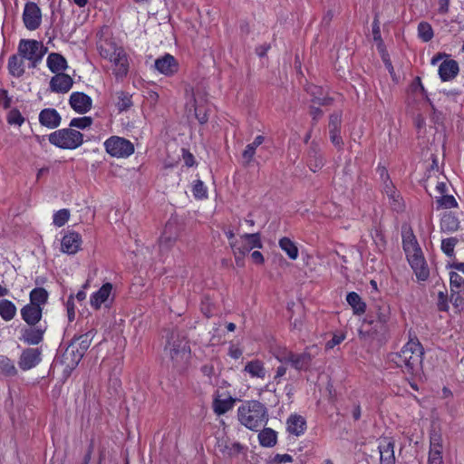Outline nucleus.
I'll use <instances>...</instances> for the list:
<instances>
[{
  "mask_svg": "<svg viewBox=\"0 0 464 464\" xmlns=\"http://www.w3.org/2000/svg\"><path fill=\"white\" fill-rule=\"evenodd\" d=\"M103 147L107 154L116 159H128L134 151V144L128 139L112 135L105 140Z\"/></svg>",
  "mask_w": 464,
  "mask_h": 464,
  "instance_id": "nucleus-6",
  "label": "nucleus"
},
{
  "mask_svg": "<svg viewBox=\"0 0 464 464\" xmlns=\"http://www.w3.org/2000/svg\"><path fill=\"white\" fill-rule=\"evenodd\" d=\"M342 124V113L335 111L330 115L329 119V130H341Z\"/></svg>",
  "mask_w": 464,
  "mask_h": 464,
  "instance_id": "nucleus-54",
  "label": "nucleus"
},
{
  "mask_svg": "<svg viewBox=\"0 0 464 464\" xmlns=\"http://www.w3.org/2000/svg\"><path fill=\"white\" fill-rule=\"evenodd\" d=\"M218 449L224 456L234 458L243 453L245 447L240 442L222 440L218 442Z\"/></svg>",
  "mask_w": 464,
  "mask_h": 464,
  "instance_id": "nucleus-24",
  "label": "nucleus"
},
{
  "mask_svg": "<svg viewBox=\"0 0 464 464\" xmlns=\"http://www.w3.org/2000/svg\"><path fill=\"white\" fill-rule=\"evenodd\" d=\"M98 51L102 59L111 63L112 74L122 81L130 71V58L125 49L112 38H106L98 44Z\"/></svg>",
  "mask_w": 464,
  "mask_h": 464,
  "instance_id": "nucleus-2",
  "label": "nucleus"
},
{
  "mask_svg": "<svg viewBox=\"0 0 464 464\" xmlns=\"http://www.w3.org/2000/svg\"><path fill=\"white\" fill-rule=\"evenodd\" d=\"M459 72V63L452 59L443 61L439 66V75L443 82L454 79Z\"/></svg>",
  "mask_w": 464,
  "mask_h": 464,
  "instance_id": "nucleus-23",
  "label": "nucleus"
},
{
  "mask_svg": "<svg viewBox=\"0 0 464 464\" xmlns=\"http://www.w3.org/2000/svg\"><path fill=\"white\" fill-rule=\"evenodd\" d=\"M237 419L248 430H257L267 423L268 411L259 401H246L237 409Z\"/></svg>",
  "mask_w": 464,
  "mask_h": 464,
  "instance_id": "nucleus-3",
  "label": "nucleus"
},
{
  "mask_svg": "<svg viewBox=\"0 0 464 464\" xmlns=\"http://www.w3.org/2000/svg\"><path fill=\"white\" fill-rule=\"evenodd\" d=\"M394 440L390 437L379 439L378 449L381 464H395Z\"/></svg>",
  "mask_w": 464,
  "mask_h": 464,
  "instance_id": "nucleus-14",
  "label": "nucleus"
},
{
  "mask_svg": "<svg viewBox=\"0 0 464 464\" xmlns=\"http://www.w3.org/2000/svg\"><path fill=\"white\" fill-rule=\"evenodd\" d=\"M82 246V235L74 230H67L64 232L61 239V252L67 255H75Z\"/></svg>",
  "mask_w": 464,
  "mask_h": 464,
  "instance_id": "nucleus-10",
  "label": "nucleus"
},
{
  "mask_svg": "<svg viewBox=\"0 0 464 464\" xmlns=\"http://www.w3.org/2000/svg\"><path fill=\"white\" fill-rule=\"evenodd\" d=\"M391 208L397 211L401 212L404 209V204L402 202V199L401 198V195L398 191L394 193V198H389Z\"/></svg>",
  "mask_w": 464,
  "mask_h": 464,
  "instance_id": "nucleus-58",
  "label": "nucleus"
},
{
  "mask_svg": "<svg viewBox=\"0 0 464 464\" xmlns=\"http://www.w3.org/2000/svg\"><path fill=\"white\" fill-rule=\"evenodd\" d=\"M182 159L184 164L188 168L193 167L196 164L195 157L188 150L182 149Z\"/></svg>",
  "mask_w": 464,
  "mask_h": 464,
  "instance_id": "nucleus-62",
  "label": "nucleus"
},
{
  "mask_svg": "<svg viewBox=\"0 0 464 464\" xmlns=\"http://www.w3.org/2000/svg\"><path fill=\"white\" fill-rule=\"evenodd\" d=\"M176 240L177 235L170 231L169 225H166L160 237L159 238V246L160 250L162 251L170 249L174 246Z\"/></svg>",
  "mask_w": 464,
  "mask_h": 464,
  "instance_id": "nucleus-35",
  "label": "nucleus"
},
{
  "mask_svg": "<svg viewBox=\"0 0 464 464\" xmlns=\"http://www.w3.org/2000/svg\"><path fill=\"white\" fill-rule=\"evenodd\" d=\"M38 119L42 126L50 130L56 129L62 122V116L54 108L43 109Z\"/></svg>",
  "mask_w": 464,
  "mask_h": 464,
  "instance_id": "nucleus-19",
  "label": "nucleus"
},
{
  "mask_svg": "<svg viewBox=\"0 0 464 464\" xmlns=\"http://www.w3.org/2000/svg\"><path fill=\"white\" fill-rule=\"evenodd\" d=\"M48 140L52 145L59 149L72 150L83 144L84 136L81 131L72 129L69 126L68 128L51 132L48 135Z\"/></svg>",
  "mask_w": 464,
  "mask_h": 464,
  "instance_id": "nucleus-5",
  "label": "nucleus"
},
{
  "mask_svg": "<svg viewBox=\"0 0 464 464\" xmlns=\"http://www.w3.org/2000/svg\"><path fill=\"white\" fill-rule=\"evenodd\" d=\"M72 109L80 114H84L92 109V100L84 92H73L69 98Z\"/></svg>",
  "mask_w": 464,
  "mask_h": 464,
  "instance_id": "nucleus-15",
  "label": "nucleus"
},
{
  "mask_svg": "<svg viewBox=\"0 0 464 464\" xmlns=\"http://www.w3.org/2000/svg\"><path fill=\"white\" fill-rule=\"evenodd\" d=\"M346 301L353 308L354 314H362L366 310V304L362 300L361 296L355 292H350L346 296Z\"/></svg>",
  "mask_w": 464,
  "mask_h": 464,
  "instance_id": "nucleus-36",
  "label": "nucleus"
},
{
  "mask_svg": "<svg viewBox=\"0 0 464 464\" xmlns=\"http://www.w3.org/2000/svg\"><path fill=\"white\" fill-rule=\"evenodd\" d=\"M113 102L118 113L128 111L133 106L132 95L125 91H117Z\"/></svg>",
  "mask_w": 464,
  "mask_h": 464,
  "instance_id": "nucleus-26",
  "label": "nucleus"
},
{
  "mask_svg": "<svg viewBox=\"0 0 464 464\" xmlns=\"http://www.w3.org/2000/svg\"><path fill=\"white\" fill-rule=\"evenodd\" d=\"M407 259L420 280H426L429 277V269L426 266L421 248L417 251L406 254Z\"/></svg>",
  "mask_w": 464,
  "mask_h": 464,
  "instance_id": "nucleus-13",
  "label": "nucleus"
},
{
  "mask_svg": "<svg viewBox=\"0 0 464 464\" xmlns=\"http://www.w3.org/2000/svg\"><path fill=\"white\" fill-rule=\"evenodd\" d=\"M457 237H448L444 238L441 241V250L444 252L446 256L449 257L454 256V247L458 243Z\"/></svg>",
  "mask_w": 464,
  "mask_h": 464,
  "instance_id": "nucleus-50",
  "label": "nucleus"
},
{
  "mask_svg": "<svg viewBox=\"0 0 464 464\" xmlns=\"http://www.w3.org/2000/svg\"><path fill=\"white\" fill-rule=\"evenodd\" d=\"M65 308L69 322H72L75 319V303L73 295H70L68 296L65 302Z\"/></svg>",
  "mask_w": 464,
  "mask_h": 464,
  "instance_id": "nucleus-55",
  "label": "nucleus"
},
{
  "mask_svg": "<svg viewBox=\"0 0 464 464\" xmlns=\"http://www.w3.org/2000/svg\"><path fill=\"white\" fill-rule=\"evenodd\" d=\"M113 285L111 283H104L97 291L93 292L90 296V304L92 309L100 310L102 305L106 304L111 292Z\"/></svg>",
  "mask_w": 464,
  "mask_h": 464,
  "instance_id": "nucleus-18",
  "label": "nucleus"
},
{
  "mask_svg": "<svg viewBox=\"0 0 464 464\" xmlns=\"http://www.w3.org/2000/svg\"><path fill=\"white\" fill-rule=\"evenodd\" d=\"M164 352L176 367L187 361L190 348L185 338L178 331L172 330L167 336Z\"/></svg>",
  "mask_w": 464,
  "mask_h": 464,
  "instance_id": "nucleus-4",
  "label": "nucleus"
},
{
  "mask_svg": "<svg viewBox=\"0 0 464 464\" xmlns=\"http://www.w3.org/2000/svg\"><path fill=\"white\" fill-rule=\"evenodd\" d=\"M49 293L44 287H35L32 289L29 293V303L32 305H35L38 307L44 308L45 304L48 303Z\"/></svg>",
  "mask_w": 464,
  "mask_h": 464,
  "instance_id": "nucleus-30",
  "label": "nucleus"
},
{
  "mask_svg": "<svg viewBox=\"0 0 464 464\" xmlns=\"http://www.w3.org/2000/svg\"><path fill=\"white\" fill-rule=\"evenodd\" d=\"M229 246L233 255L246 256L252 249L263 247L260 233H245Z\"/></svg>",
  "mask_w": 464,
  "mask_h": 464,
  "instance_id": "nucleus-8",
  "label": "nucleus"
},
{
  "mask_svg": "<svg viewBox=\"0 0 464 464\" xmlns=\"http://www.w3.org/2000/svg\"><path fill=\"white\" fill-rule=\"evenodd\" d=\"M16 312L17 308L12 301L8 299L0 300V317L4 321L9 322L14 319Z\"/></svg>",
  "mask_w": 464,
  "mask_h": 464,
  "instance_id": "nucleus-34",
  "label": "nucleus"
},
{
  "mask_svg": "<svg viewBox=\"0 0 464 464\" xmlns=\"http://www.w3.org/2000/svg\"><path fill=\"white\" fill-rule=\"evenodd\" d=\"M258 441L262 447H274L277 441V433L271 428H264L258 433Z\"/></svg>",
  "mask_w": 464,
  "mask_h": 464,
  "instance_id": "nucleus-31",
  "label": "nucleus"
},
{
  "mask_svg": "<svg viewBox=\"0 0 464 464\" xmlns=\"http://www.w3.org/2000/svg\"><path fill=\"white\" fill-rule=\"evenodd\" d=\"M193 109L194 115L199 124L203 125L208 121V105L207 101L201 100L198 101L197 98H193V103L189 111Z\"/></svg>",
  "mask_w": 464,
  "mask_h": 464,
  "instance_id": "nucleus-28",
  "label": "nucleus"
},
{
  "mask_svg": "<svg viewBox=\"0 0 464 464\" xmlns=\"http://www.w3.org/2000/svg\"><path fill=\"white\" fill-rule=\"evenodd\" d=\"M402 246L405 254L417 251L420 249L419 243L414 236L412 230L409 228L402 232Z\"/></svg>",
  "mask_w": 464,
  "mask_h": 464,
  "instance_id": "nucleus-33",
  "label": "nucleus"
},
{
  "mask_svg": "<svg viewBox=\"0 0 464 464\" xmlns=\"http://www.w3.org/2000/svg\"><path fill=\"white\" fill-rule=\"evenodd\" d=\"M265 141V137L263 135H257L253 142L247 144L245 150L242 152V158L246 161V164H249L256 154V149Z\"/></svg>",
  "mask_w": 464,
  "mask_h": 464,
  "instance_id": "nucleus-32",
  "label": "nucleus"
},
{
  "mask_svg": "<svg viewBox=\"0 0 464 464\" xmlns=\"http://www.w3.org/2000/svg\"><path fill=\"white\" fill-rule=\"evenodd\" d=\"M312 357L309 353H302L294 358L292 355V366L297 370L306 371L311 364Z\"/></svg>",
  "mask_w": 464,
  "mask_h": 464,
  "instance_id": "nucleus-44",
  "label": "nucleus"
},
{
  "mask_svg": "<svg viewBox=\"0 0 464 464\" xmlns=\"http://www.w3.org/2000/svg\"><path fill=\"white\" fill-rule=\"evenodd\" d=\"M191 191L193 197L198 200L207 199L208 197V188L200 179H197L193 182Z\"/></svg>",
  "mask_w": 464,
  "mask_h": 464,
  "instance_id": "nucleus-45",
  "label": "nucleus"
},
{
  "mask_svg": "<svg viewBox=\"0 0 464 464\" xmlns=\"http://www.w3.org/2000/svg\"><path fill=\"white\" fill-rule=\"evenodd\" d=\"M92 124V119L89 116L77 117L71 120L69 126L73 129L84 130Z\"/></svg>",
  "mask_w": 464,
  "mask_h": 464,
  "instance_id": "nucleus-51",
  "label": "nucleus"
},
{
  "mask_svg": "<svg viewBox=\"0 0 464 464\" xmlns=\"http://www.w3.org/2000/svg\"><path fill=\"white\" fill-rule=\"evenodd\" d=\"M7 69L13 77H22L25 72L24 58L19 54H12L8 59Z\"/></svg>",
  "mask_w": 464,
  "mask_h": 464,
  "instance_id": "nucleus-29",
  "label": "nucleus"
},
{
  "mask_svg": "<svg viewBox=\"0 0 464 464\" xmlns=\"http://www.w3.org/2000/svg\"><path fill=\"white\" fill-rule=\"evenodd\" d=\"M311 259L312 257L310 256L305 255L303 257L302 266L295 265V270L293 273L295 280L298 283H302L308 276V273L312 272V267L310 265Z\"/></svg>",
  "mask_w": 464,
  "mask_h": 464,
  "instance_id": "nucleus-37",
  "label": "nucleus"
},
{
  "mask_svg": "<svg viewBox=\"0 0 464 464\" xmlns=\"http://www.w3.org/2000/svg\"><path fill=\"white\" fill-rule=\"evenodd\" d=\"M155 68L161 74L172 76L179 71V63L173 55L166 53L156 59Z\"/></svg>",
  "mask_w": 464,
  "mask_h": 464,
  "instance_id": "nucleus-17",
  "label": "nucleus"
},
{
  "mask_svg": "<svg viewBox=\"0 0 464 464\" xmlns=\"http://www.w3.org/2000/svg\"><path fill=\"white\" fill-rule=\"evenodd\" d=\"M46 327L42 325L29 326L23 332V341L30 345H37L44 340Z\"/></svg>",
  "mask_w": 464,
  "mask_h": 464,
  "instance_id": "nucleus-22",
  "label": "nucleus"
},
{
  "mask_svg": "<svg viewBox=\"0 0 464 464\" xmlns=\"http://www.w3.org/2000/svg\"><path fill=\"white\" fill-rule=\"evenodd\" d=\"M8 110L5 116L7 124L14 127H21L26 121L25 117L17 108H10Z\"/></svg>",
  "mask_w": 464,
  "mask_h": 464,
  "instance_id": "nucleus-40",
  "label": "nucleus"
},
{
  "mask_svg": "<svg viewBox=\"0 0 464 464\" xmlns=\"http://www.w3.org/2000/svg\"><path fill=\"white\" fill-rule=\"evenodd\" d=\"M43 44L36 40L21 39L18 44V54L31 63L34 68L42 61L45 51Z\"/></svg>",
  "mask_w": 464,
  "mask_h": 464,
  "instance_id": "nucleus-7",
  "label": "nucleus"
},
{
  "mask_svg": "<svg viewBox=\"0 0 464 464\" xmlns=\"http://www.w3.org/2000/svg\"><path fill=\"white\" fill-rule=\"evenodd\" d=\"M84 354L77 347V342H72L62 355L61 362L66 369L72 371L77 367Z\"/></svg>",
  "mask_w": 464,
  "mask_h": 464,
  "instance_id": "nucleus-16",
  "label": "nucleus"
},
{
  "mask_svg": "<svg viewBox=\"0 0 464 464\" xmlns=\"http://www.w3.org/2000/svg\"><path fill=\"white\" fill-rule=\"evenodd\" d=\"M459 220L452 214H445L440 220V228L444 232H453L459 228Z\"/></svg>",
  "mask_w": 464,
  "mask_h": 464,
  "instance_id": "nucleus-42",
  "label": "nucleus"
},
{
  "mask_svg": "<svg viewBox=\"0 0 464 464\" xmlns=\"http://www.w3.org/2000/svg\"><path fill=\"white\" fill-rule=\"evenodd\" d=\"M46 63L48 69L53 73L62 72L68 67L64 56L58 53H51L47 57Z\"/></svg>",
  "mask_w": 464,
  "mask_h": 464,
  "instance_id": "nucleus-27",
  "label": "nucleus"
},
{
  "mask_svg": "<svg viewBox=\"0 0 464 464\" xmlns=\"http://www.w3.org/2000/svg\"><path fill=\"white\" fill-rule=\"evenodd\" d=\"M236 402V399L231 395H228L225 399H221L218 394H217L212 402L213 411L218 415L221 416L230 411Z\"/></svg>",
  "mask_w": 464,
  "mask_h": 464,
  "instance_id": "nucleus-25",
  "label": "nucleus"
},
{
  "mask_svg": "<svg viewBox=\"0 0 464 464\" xmlns=\"http://www.w3.org/2000/svg\"><path fill=\"white\" fill-rule=\"evenodd\" d=\"M96 334L95 329H91L83 334L74 337L72 342H77V347L81 350V353H86L89 349L93 337Z\"/></svg>",
  "mask_w": 464,
  "mask_h": 464,
  "instance_id": "nucleus-38",
  "label": "nucleus"
},
{
  "mask_svg": "<svg viewBox=\"0 0 464 464\" xmlns=\"http://www.w3.org/2000/svg\"><path fill=\"white\" fill-rule=\"evenodd\" d=\"M424 349L417 337L411 338L398 353L388 354V361L401 368L411 377L420 376L422 372Z\"/></svg>",
  "mask_w": 464,
  "mask_h": 464,
  "instance_id": "nucleus-1",
  "label": "nucleus"
},
{
  "mask_svg": "<svg viewBox=\"0 0 464 464\" xmlns=\"http://www.w3.org/2000/svg\"><path fill=\"white\" fill-rule=\"evenodd\" d=\"M418 36L425 43L430 42L433 38L434 32L428 22L422 21L418 24Z\"/></svg>",
  "mask_w": 464,
  "mask_h": 464,
  "instance_id": "nucleus-46",
  "label": "nucleus"
},
{
  "mask_svg": "<svg viewBox=\"0 0 464 464\" xmlns=\"http://www.w3.org/2000/svg\"><path fill=\"white\" fill-rule=\"evenodd\" d=\"M391 316V309L388 304L382 301L376 302L372 308L371 309V317L372 319L369 320V324H372L376 323L375 327H380V330L382 331L386 327V324L390 320Z\"/></svg>",
  "mask_w": 464,
  "mask_h": 464,
  "instance_id": "nucleus-11",
  "label": "nucleus"
},
{
  "mask_svg": "<svg viewBox=\"0 0 464 464\" xmlns=\"http://www.w3.org/2000/svg\"><path fill=\"white\" fill-rule=\"evenodd\" d=\"M245 371L252 377L265 378L266 370L264 364L259 360H253L248 362L245 366Z\"/></svg>",
  "mask_w": 464,
  "mask_h": 464,
  "instance_id": "nucleus-41",
  "label": "nucleus"
},
{
  "mask_svg": "<svg viewBox=\"0 0 464 464\" xmlns=\"http://www.w3.org/2000/svg\"><path fill=\"white\" fill-rule=\"evenodd\" d=\"M372 36L373 40L378 44V48L382 49L383 42L381 35L380 24L377 18L372 22Z\"/></svg>",
  "mask_w": 464,
  "mask_h": 464,
  "instance_id": "nucleus-57",
  "label": "nucleus"
},
{
  "mask_svg": "<svg viewBox=\"0 0 464 464\" xmlns=\"http://www.w3.org/2000/svg\"><path fill=\"white\" fill-rule=\"evenodd\" d=\"M71 213L68 208H62L53 215V224L57 227H63L70 219Z\"/></svg>",
  "mask_w": 464,
  "mask_h": 464,
  "instance_id": "nucleus-47",
  "label": "nucleus"
},
{
  "mask_svg": "<svg viewBox=\"0 0 464 464\" xmlns=\"http://www.w3.org/2000/svg\"><path fill=\"white\" fill-rule=\"evenodd\" d=\"M430 449L442 450V437L439 432L433 431L430 433Z\"/></svg>",
  "mask_w": 464,
  "mask_h": 464,
  "instance_id": "nucleus-60",
  "label": "nucleus"
},
{
  "mask_svg": "<svg viewBox=\"0 0 464 464\" xmlns=\"http://www.w3.org/2000/svg\"><path fill=\"white\" fill-rule=\"evenodd\" d=\"M12 103L13 99L9 95L8 91L4 88H0V107L4 110H8L11 108Z\"/></svg>",
  "mask_w": 464,
  "mask_h": 464,
  "instance_id": "nucleus-56",
  "label": "nucleus"
},
{
  "mask_svg": "<svg viewBox=\"0 0 464 464\" xmlns=\"http://www.w3.org/2000/svg\"><path fill=\"white\" fill-rule=\"evenodd\" d=\"M450 302L456 308L464 306V289H450Z\"/></svg>",
  "mask_w": 464,
  "mask_h": 464,
  "instance_id": "nucleus-52",
  "label": "nucleus"
},
{
  "mask_svg": "<svg viewBox=\"0 0 464 464\" xmlns=\"http://www.w3.org/2000/svg\"><path fill=\"white\" fill-rule=\"evenodd\" d=\"M372 238L380 251L385 248L386 241L384 235L380 229H375Z\"/></svg>",
  "mask_w": 464,
  "mask_h": 464,
  "instance_id": "nucleus-61",
  "label": "nucleus"
},
{
  "mask_svg": "<svg viewBox=\"0 0 464 464\" xmlns=\"http://www.w3.org/2000/svg\"><path fill=\"white\" fill-rule=\"evenodd\" d=\"M345 339V335L343 334H335L333 335L332 339L329 340L326 344V349H333L334 346L340 344Z\"/></svg>",
  "mask_w": 464,
  "mask_h": 464,
  "instance_id": "nucleus-63",
  "label": "nucleus"
},
{
  "mask_svg": "<svg viewBox=\"0 0 464 464\" xmlns=\"http://www.w3.org/2000/svg\"><path fill=\"white\" fill-rule=\"evenodd\" d=\"M305 90L307 92L311 93L312 96H314V99L312 100L314 103L318 105H328L332 102L331 98L316 97V95L321 92V88L316 85H309L305 88Z\"/></svg>",
  "mask_w": 464,
  "mask_h": 464,
  "instance_id": "nucleus-49",
  "label": "nucleus"
},
{
  "mask_svg": "<svg viewBox=\"0 0 464 464\" xmlns=\"http://www.w3.org/2000/svg\"><path fill=\"white\" fill-rule=\"evenodd\" d=\"M0 373L5 377H14L17 374L14 361L6 355H0Z\"/></svg>",
  "mask_w": 464,
  "mask_h": 464,
  "instance_id": "nucleus-39",
  "label": "nucleus"
},
{
  "mask_svg": "<svg viewBox=\"0 0 464 464\" xmlns=\"http://www.w3.org/2000/svg\"><path fill=\"white\" fill-rule=\"evenodd\" d=\"M23 22L26 29L34 31L42 23V11L34 2H26L23 12Z\"/></svg>",
  "mask_w": 464,
  "mask_h": 464,
  "instance_id": "nucleus-9",
  "label": "nucleus"
},
{
  "mask_svg": "<svg viewBox=\"0 0 464 464\" xmlns=\"http://www.w3.org/2000/svg\"><path fill=\"white\" fill-rule=\"evenodd\" d=\"M411 89L413 92H420L422 95L427 94V92L424 86L422 85L421 79L419 76L415 77L414 80L412 81L411 84Z\"/></svg>",
  "mask_w": 464,
  "mask_h": 464,
  "instance_id": "nucleus-64",
  "label": "nucleus"
},
{
  "mask_svg": "<svg viewBox=\"0 0 464 464\" xmlns=\"http://www.w3.org/2000/svg\"><path fill=\"white\" fill-rule=\"evenodd\" d=\"M73 84L72 77L66 73H55L50 81V89L56 93H66Z\"/></svg>",
  "mask_w": 464,
  "mask_h": 464,
  "instance_id": "nucleus-20",
  "label": "nucleus"
},
{
  "mask_svg": "<svg viewBox=\"0 0 464 464\" xmlns=\"http://www.w3.org/2000/svg\"><path fill=\"white\" fill-rule=\"evenodd\" d=\"M450 289H464V279L456 272H450Z\"/></svg>",
  "mask_w": 464,
  "mask_h": 464,
  "instance_id": "nucleus-59",
  "label": "nucleus"
},
{
  "mask_svg": "<svg viewBox=\"0 0 464 464\" xmlns=\"http://www.w3.org/2000/svg\"><path fill=\"white\" fill-rule=\"evenodd\" d=\"M42 353L38 348H25L22 351L18 365L23 371L36 367L42 361Z\"/></svg>",
  "mask_w": 464,
  "mask_h": 464,
  "instance_id": "nucleus-12",
  "label": "nucleus"
},
{
  "mask_svg": "<svg viewBox=\"0 0 464 464\" xmlns=\"http://www.w3.org/2000/svg\"><path fill=\"white\" fill-rule=\"evenodd\" d=\"M438 208H451L457 207L458 203L453 196L443 194L436 200Z\"/></svg>",
  "mask_w": 464,
  "mask_h": 464,
  "instance_id": "nucleus-53",
  "label": "nucleus"
},
{
  "mask_svg": "<svg viewBox=\"0 0 464 464\" xmlns=\"http://www.w3.org/2000/svg\"><path fill=\"white\" fill-rule=\"evenodd\" d=\"M43 311L44 309L42 307L26 304L21 308L20 314L22 319L26 324L29 326H34L42 320Z\"/></svg>",
  "mask_w": 464,
  "mask_h": 464,
  "instance_id": "nucleus-21",
  "label": "nucleus"
},
{
  "mask_svg": "<svg viewBox=\"0 0 464 464\" xmlns=\"http://www.w3.org/2000/svg\"><path fill=\"white\" fill-rule=\"evenodd\" d=\"M307 428L306 420L301 415H292V434L300 436Z\"/></svg>",
  "mask_w": 464,
  "mask_h": 464,
  "instance_id": "nucleus-43",
  "label": "nucleus"
},
{
  "mask_svg": "<svg viewBox=\"0 0 464 464\" xmlns=\"http://www.w3.org/2000/svg\"><path fill=\"white\" fill-rule=\"evenodd\" d=\"M381 177L383 179V191L388 198H394V193L397 191L392 182L390 180L387 170L382 168L380 169Z\"/></svg>",
  "mask_w": 464,
  "mask_h": 464,
  "instance_id": "nucleus-48",
  "label": "nucleus"
}]
</instances>
